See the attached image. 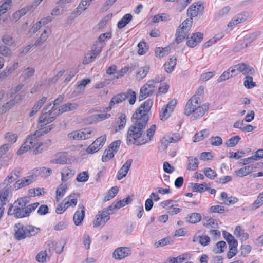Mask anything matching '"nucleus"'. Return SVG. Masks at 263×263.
Returning <instances> with one entry per match:
<instances>
[{"instance_id":"9d476101","label":"nucleus","mask_w":263,"mask_h":263,"mask_svg":"<svg viewBox=\"0 0 263 263\" xmlns=\"http://www.w3.org/2000/svg\"><path fill=\"white\" fill-rule=\"evenodd\" d=\"M204 10V6L199 3H194L192 4L187 9V14L193 18V17L202 14Z\"/></svg>"},{"instance_id":"bf43d9fd","label":"nucleus","mask_w":263,"mask_h":263,"mask_svg":"<svg viewBox=\"0 0 263 263\" xmlns=\"http://www.w3.org/2000/svg\"><path fill=\"white\" fill-rule=\"evenodd\" d=\"M126 123V116L124 114H122L119 118V120L117 121L119 129H123Z\"/></svg>"},{"instance_id":"9b49d317","label":"nucleus","mask_w":263,"mask_h":263,"mask_svg":"<svg viewBox=\"0 0 263 263\" xmlns=\"http://www.w3.org/2000/svg\"><path fill=\"white\" fill-rule=\"evenodd\" d=\"M126 99H127V97L126 95V92L117 94V95L114 96L111 98L109 102V106L108 107L103 108V111L104 112H106L109 111L110 110H111L112 106H114L115 104L121 103Z\"/></svg>"},{"instance_id":"4d7b16f0","label":"nucleus","mask_w":263,"mask_h":263,"mask_svg":"<svg viewBox=\"0 0 263 263\" xmlns=\"http://www.w3.org/2000/svg\"><path fill=\"white\" fill-rule=\"evenodd\" d=\"M149 70V67L148 66H145L142 67L137 73V76L140 79L144 78Z\"/></svg>"},{"instance_id":"4468645a","label":"nucleus","mask_w":263,"mask_h":263,"mask_svg":"<svg viewBox=\"0 0 263 263\" xmlns=\"http://www.w3.org/2000/svg\"><path fill=\"white\" fill-rule=\"evenodd\" d=\"M85 217V208L83 204H79L78 209L75 212L73 220L76 226H79L81 224Z\"/></svg>"},{"instance_id":"1a4fd4ad","label":"nucleus","mask_w":263,"mask_h":263,"mask_svg":"<svg viewBox=\"0 0 263 263\" xmlns=\"http://www.w3.org/2000/svg\"><path fill=\"white\" fill-rule=\"evenodd\" d=\"M176 104L177 100L172 99L166 105L165 108H162L161 112L160 115L161 120H165L170 117Z\"/></svg>"},{"instance_id":"79ce46f5","label":"nucleus","mask_w":263,"mask_h":263,"mask_svg":"<svg viewBox=\"0 0 263 263\" xmlns=\"http://www.w3.org/2000/svg\"><path fill=\"white\" fill-rule=\"evenodd\" d=\"M193 23V18L191 17L185 20L178 27H181V30L188 32L190 30Z\"/></svg>"},{"instance_id":"6ab92c4d","label":"nucleus","mask_w":263,"mask_h":263,"mask_svg":"<svg viewBox=\"0 0 263 263\" xmlns=\"http://www.w3.org/2000/svg\"><path fill=\"white\" fill-rule=\"evenodd\" d=\"M78 106V105L76 103H68L61 106L58 109L57 108V111L60 115L65 112L73 111L77 108Z\"/></svg>"},{"instance_id":"13d9d810","label":"nucleus","mask_w":263,"mask_h":263,"mask_svg":"<svg viewBox=\"0 0 263 263\" xmlns=\"http://www.w3.org/2000/svg\"><path fill=\"white\" fill-rule=\"evenodd\" d=\"M222 139L220 136H213L210 138L211 144L213 146H219L222 144Z\"/></svg>"},{"instance_id":"cd10ccee","label":"nucleus","mask_w":263,"mask_h":263,"mask_svg":"<svg viewBox=\"0 0 263 263\" xmlns=\"http://www.w3.org/2000/svg\"><path fill=\"white\" fill-rule=\"evenodd\" d=\"M237 237H239L241 240H246L249 238V234L244 232V230L239 226H237L234 232Z\"/></svg>"},{"instance_id":"c9c22d12","label":"nucleus","mask_w":263,"mask_h":263,"mask_svg":"<svg viewBox=\"0 0 263 263\" xmlns=\"http://www.w3.org/2000/svg\"><path fill=\"white\" fill-rule=\"evenodd\" d=\"M246 74L245 78L243 85L247 89H252L256 86V83L253 81V77L249 75Z\"/></svg>"},{"instance_id":"423d86ee","label":"nucleus","mask_w":263,"mask_h":263,"mask_svg":"<svg viewBox=\"0 0 263 263\" xmlns=\"http://www.w3.org/2000/svg\"><path fill=\"white\" fill-rule=\"evenodd\" d=\"M95 132L90 128H85L83 130H77L68 134V137L70 140H80L89 139L93 137Z\"/></svg>"},{"instance_id":"4c0bfd02","label":"nucleus","mask_w":263,"mask_h":263,"mask_svg":"<svg viewBox=\"0 0 263 263\" xmlns=\"http://www.w3.org/2000/svg\"><path fill=\"white\" fill-rule=\"evenodd\" d=\"M50 255H49L47 252V249L39 252L36 256V260L39 262L44 263L46 262L47 259H49Z\"/></svg>"},{"instance_id":"6e6d98bb","label":"nucleus","mask_w":263,"mask_h":263,"mask_svg":"<svg viewBox=\"0 0 263 263\" xmlns=\"http://www.w3.org/2000/svg\"><path fill=\"white\" fill-rule=\"evenodd\" d=\"M204 174L208 178L211 180H213L217 176L216 172L209 167H206L204 170Z\"/></svg>"},{"instance_id":"dca6fc26","label":"nucleus","mask_w":263,"mask_h":263,"mask_svg":"<svg viewBox=\"0 0 263 263\" xmlns=\"http://www.w3.org/2000/svg\"><path fill=\"white\" fill-rule=\"evenodd\" d=\"M133 159H129L126 161L125 163L120 168L117 173V179L121 180L125 177L132 165Z\"/></svg>"},{"instance_id":"f257e3e1","label":"nucleus","mask_w":263,"mask_h":263,"mask_svg":"<svg viewBox=\"0 0 263 263\" xmlns=\"http://www.w3.org/2000/svg\"><path fill=\"white\" fill-rule=\"evenodd\" d=\"M153 102L151 99L145 101L137 109L133 115L132 125L129 127L126 137L128 145L135 144L136 140L139 139L138 145L144 144L152 140L156 127L152 125L149 129L144 132L148 121V112L149 111Z\"/></svg>"},{"instance_id":"e433bc0d","label":"nucleus","mask_w":263,"mask_h":263,"mask_svg":"<svg viewBox=\"0 0 263 263\" xmlns=\"http://www.w3.org/2000/svg\"><path fill=\"white\" fill-rule=\"evenodd\" d=\"M132 15L127 13L124 15V16L118 23V27L119 29H122L129 22L132 20Z\"/></svg>"},{"instance_id":"a878e982","label":"nucleus","mask_w":263,"mask_h":263,"mask_svg":"<svg viewBox=\"0 0 263 263\" xmlns=\"http://www.w3.org/2000/svg\"><path fill=\"white\" fill-rule=\"evenodd\" d=\"M62 180L65 181L67 179L72 178L74 175V171L73 170L65 167L61 171Z\"/></svg>"},{"instance_id":"a211bd4d","label":"nucleus","mask_w":263,"mask_h":263,"mask_svg":"<svg viewBox=\"0 0 263 263\" xmlns=\"http://www.w3.org/2000/svg\"><path fill=\"white\" fill-rule=\"evenodd\" d=\"M208 109L209 104H203L202 106L197 105L196 108L194 110L192 116L193 120H196L198 118L202 117Z\"/></svg>"},{"instance_id":"864d4df0","label":"nucleus","mask_w":263,"mask_h":263,"mask_svg":"<svg viewBox=\"0 0 263 263\" xmlns=\"http://www.w3.org/2000/svg\"><path fill=\"white\" fill-rule=\"evenodd\" d=\"M89 179V174L87 172L84 171L82 173H79L77 178L76 180L80 182H85Z\"/></svg>"},{"instance_id":"72a5a7b5","label":"nucleus","mask_w":263,"mask_h":263,"mask_svg":"<svg viewBox=\"0 0 263 263\" xmlns=\"http://www.w3.org/2000/svg\"><path fill=\"white\" fill-rule=\"evenodd\" d=\"M253 167L248 165L235 171V173L239 177H243L252 172Z\"/></svg>"},{"instance_id":"58836bf2","label":"nucleus","mask_w":263,"mask_h":263,"mask_svg":"<svg viewBox=\"0 0 263 263\" xmlns=\"http://www.w3.org/2000/svg\"><path fill=\"white\" fill-rule=\"evenodd\" d=\"M10 187L11 186H8V185L4 186V188L0 191V197L1 201L3 202V205L6 204L8 195L10 193Z\"/></svg>"},{"instance_id":"bb28decb","label":"nucleus","mask_w":263,"mask_h":263,"mask_svg":"<svg viewBox=\"0 0 263 263\" xmlns=\"http://www.w3.org/2000/svg\"><path fill=\"white\" fill-rule=\"evenodd\" d=\"M152 94L153 93H152V90H149L147 86L145 84L141 88L140 90L138 99L139 101H141L147 97L152 95Z\"/></svg>"},{"instance_id":"b1692460","label":"nucleus","mask_w":263,"mask_h":263,"mask_svg":"<svg viewBox=\"0 0 263 263\" xmlns=\"http://www.w3.org/2000/svg\"><path fill=\"white\" fill-rule=\"evenodd\" d=\"M223 235L224 239L229 245V247H237L238 242L230 233L224 231Z\"/></svg>"},{"instance_id":"09e8293b","label":"nucleus","mask_w":263,"mask_h":263,"mask_svg":"<svg viewBox=\"0 0 263 263\" xmlns=\"http://www.w3.org/2000/svg\"><path fill=\"white\" fill-rule=\"evenodd\" d=\"M115 153L111 151L109 148L106 149L102 157V160L103 162H106L109 161L114 157Z\"/></svg>"},{"instance_id":"5fc2aeb1","label":"nucleus","mask_w":263,"mask_h":263,"mask_svg":"<svg viewBox=\"0 0 263 263\" xmlns=\"http://www.w3.org/2000/svg\"><path fill=\"white\" fill-rule=\"evenodd\" d=\"M126 95L127 98H129V103L130 105H133L136 101V92L133 91L132 89H129L126 92Z\"/></svg>"},{"instance_id":"49530a36","label":"nucleus","mask_w":263,"mask_h":263,"mask_svg":"<svg viewBox=\"0 0 263 263\" xmlns=\"http://www.w3.org/2000/svg\"><path fill=\"white\" fill-rule=\"evenodd\" d=\"M67 159L64 154L57 156L55 158L50 160V162L53 164H64L67 162Z\"/></svg>"},{"instance_id":"ea45409f","label":"nucleus","mask_w":263,"mask_h":263,"mask_svg":"<svg viewBox=\"0 0 263 263\" xmlns=\"http://www.w3.org/2000/svg\"><path fill=\"white\" fill-rule=\"evenodd\" d=\"M119 191L118 187L115 186L112 187L107 192V195L104 197V201L106 202L113 198L118 193Z\"/></svg>"},{"instance_id":"0eeeda50","label":"nucleus","mask_w":263,"mask_h":263,"mask_svg":"<svg viewBox=\"0 0 263 263\" xmlns=\"http://www.w3.org/2000/svg\"><path fill=\"white\" fill-rule=\"evenodd\" d=\"M181 139L178 133H175L172 136L165 135L163 136L158 143V149L160 152H163L167 149L171 143H176Z\"/></svg>"},{"instance_id":"ddd939ff","label":"nucleus","mask_w":263,"mask_h":263,"mask_svg":"<svg viewBox=\"0 0 263 263\" xmlns=\"http://www.w3.org/2000/svg\"><path fill=\"white\" fill-rule=\"evenodd\" d=\"M131 254V250L128 247H119L113 252V257L116 259H122Z\"/></svg>"},{"instance_id":"e2e57ef3","label":"nucleus","mask_w":263,"mask_h":263,"mask_svg":"<svg viewBox=\"0 0 263 263\" xmlns=\"http://www.w3.org/2000/svg\"><path fill=\"white\" fill-rule=\"evenodd\" d=\"M17 137L16 134L11 132H8L6 134L5 138L7 141L10 143H13L16 142Z\"/></svg>"},{"instance_id":"338daca9","label":"nucleus","mask_w":263,"mask_h":263,"mask_svg":"<svg viewBox=\"0 0 263 263\" xmlns=\"http://www.w3.org/2000/svg\"><path fill=\"white\" fill-rule=\"evenodd\" d=\"M138 53L140 55H143L146 53L147 48L146 47V43L144 42H140L138 44Z\"/></svg>"},{"instance_id":"20e7f679","label":"nucleus","mask_w":263,"mask_h":263,"mask_svg":"<svg viewBox=\"0 0 263 263\" xmlns=\"http://www.w3.org/2000/svg\"><path fill=\"white\" fill-rule=\"evenodd\" d=\"M15 227L17 228L15 230L14 237L17 240H21L30 237L32 236L35 235L39 230V228H35L32 226H24L21 223H16Z\"/></svg>"},{"instance_id":"052dcab7","label":"nucleus","mask_w":263,"mask_h":263,"mask_svg":"<svg viewBox=\"0 0 263 263\" xmlns=\"http://www.w3.org/2000/svg\"><path fill=\"white\" fill-rule=\"evenodd\" d=\"M169 16L166 14H157L154 16L153 22L154 23H158L160 21H166L169 20Z\"/></svg>"},{"instance_id":"c03bdc74","label":"nucleus","mask_w":263,"mask_h":263,"mask_svg":"<svg viewBox=\"0 0 263 263\" xmlns=\"http://www.w3.org/2000/svg\"><path fill=\"white\" fill-rule=\"evenodd\" d=\"M263 204V192L260 193L256 200L251 205V210H255Z\"/></svg>"},{"instance_id":"f3484780","label":"nucleus","mask_w":263,"mask_h":263,"mask_svg":"<svg viewBox=\"0 0 263 263\" xmlns=\"http://www.w3.org/2000/svg\"><path fill=\"white\" fill-rule=\"evenodd\" d=\"M31 140V139H26V141L17 151V155H21L29 149H33V151L35 148V146L33 144V142Z\"/></svg>"},{"instance_id":"c756f323","label":"nucleus","mask_w":263,"mask_h":263,"mask_svg":"<svg viewBox=\"0 0 263 263\" xmlns=\"http://www.w3.org/2000/svg\"><path fill=\"white\" fill-rule=\"evenodd\" d=\"M177 59L174 57L171 58L167 63L164 65L165 70L167 73L171 72L175 68L176 65Z\"/></svg>"},{"instance_id":"774afa93","label":"nucleus","mask_w":263,"mask_h":263,"mask_svg":"<svg viewBox=\"0 0 263 263\" xmlns=\"http://www.w3.org/2000/svg\"><path fill=\"white\" fill-rule=\"evenodd\" d=\"M191 39L194 40V42L198 44L201 42L203 38V34L201 32L193 33L191 36Z\"/></svg>"},{"instance_id":"2eb2a0df","label":"nucleus","mask_w":263,"mask_h":263,"mask_svg":"<svg viewBox=\"0 0 263 263\" xmlns=\"http://www.w3.org/2000/svg\"><path fill=\"white\" fill-rule=\"evenodd\" d=\"M235 68H236V70L238 71V73L241 72L245 75L248 74H250V75H254L255 74L254 69L244 63H239L235 65Z\"/></svg>"},{"instance_id":"473e14b6","label":"nucleus","mask_w":263,"mask_h":263,"mask_svg":"<svg viewBox=\"0 0 263 263\" xmlns=\"http://www.w3.org/2000/svg\"><path fill=\"white\" fill-rule=\"evenodd\" d=\"M209 135V131L208 129H203L199 132L197 133L193 137V142H199L205 138L207 137Z\"/></svg>"},{"instance_id":"8fccbe9b","label":"nucleus","mask_w":263,"mask_h":263,"mask_svg":"<svg viewBox=\"0 0 263 263\" xmlns=\"http://www.w3.org/2000/svg\"><path fill=\"white\" fill-rule=\"evenodd\" d=\"M173 240L170 237H166L155 242L154 246L156 248H158L159 247H162L171 244Z\"/></svg>"},{"instance_id":"de8ad7c7","label":"nucleus","mask_w":263,"mask_h":263,"mask_svg":"<svg viewBox=\"0 0 263 263\" xmlns=\"http://www.w3.org/2000/svg\"><path fill=\"white\" fill-rule=\"evenodd\" d=\"M188 256H189L188 254L185 253L177 257H170V262H172V263H182L185 260L187 259Z\"/></svg>"},{"instance_id":"603ef678","label":"nucleus","mask_w":263,"mask_h":263,"mask_svg":"<svg viewBox=\"0 0 263 263\" xmlns=\"http://www.w3.org/2000/svg\"><path fill=\"white\" fill-rule=\"evenodd\" d=\"M50 33L48 32L47 30H44L43 33L41 35L40 37L36 41L34 45L39 46L45 42L49 36Z\"/></svg>"},{"instance_id":"2f4dec72","label":"nucleus","mask_w":263,"mask_h":263,"mask_svg":"<svg viewBox=\"0 0 263 263\" xmlns=\"http://www.w3.org/2000/svg\"><path fill=\"white\" fill-rule=\"evenodd\" d=\"M187 169L190 171H195L198 166V159L192 156L189 157Z\"/></svg>"},{"instance_id":"c85d7f7f","label":"nucleus","mask_w":263,"mask_h":263,"mask_svg":"<svg viewBox=\"0 0 263 263\" xmlns=\"http://www.w3.org/2000/svg\"><path fill=\"white\" fill-rule=\"evenodd\" d=\"M188 32H185V31L181 30V27H178L176 30V32L175 34V42L179 44L182 42L183 40L186 37Z\"/></svg>"},{"instance_id":"f704fd0d","label":"nucleus","mask_w":263,"mask_h":263,"mask_svg":"<svg viewBox=\"0 0 263 263\" xmlns=\"http://www.w3.org/2000/svg\"><path fill=\"white\" fill-rule=\"evenodd\" d=\"M191 185L193 192L202 193L209 189L206 183H203L202 184L192 183Z\"/></svg>"},{"instance_id":"7ed1b4c3","label":"nucleus","mask_w":263,"mask_h":263,"mask_svg":"<svg viewBox=\"0 0 263 263\" xmlns=\"http://www.w3.org/2000/svg\"><path fill=\"white\" fill-rule=\"evenodd\" d=\"M38 202L29 204L26 207H21V205L15 204V201L11 204L8 209V214L13 215L16 218H22L28 217L30 214L38 206Z\"/></svg>"},{"instance_id":"6e6552de","label":"nucleus","mask_w":263,"mask_h":263,"mask_svg":"<svg viewBox=\"0 0 263 263\" xmlns=\"http://www.w3.org/2000/svg\"><path fill=\"white\" fill-rule=\"evenodd\" d=\"M106 140V135H103L98 138L86 149L88 154H93L98 152L104 145Z\"/></svg>"},{"instance_id":"f03ea898","label":"nucleus","mask_w":263,"mask_h":263,"mask_svg":"<svg viewBox=\"0 0 263 263\" xmlns=\"http://www.w3.org/2000/svg\"><path fill=\"white\" fill-rule=\"evenodd\" d=\"M132 199L129 196L118 201L116 204L112 203L109 206L99 211L93 221V227L104 226L110 219V215L114 213L115 210L119 209L126 205L130 204Z\"/></svg>"},{"instance_id":"a18cd8bd","label":"nucleus","mask_w":263,"mask_h":263,"mask_svg":"<svg viewBox=\"0 0 263 263\" xmlns=\"http://www.w3.org/2000/svg\"><path fill=\"white\" fill-rule=\"evenodd\" d=\"M226 248V243L224 241L218 242L213 248V252L216 254L223 253Z\"/></svg>"},{"instance_id":"7c9ffc66","label":"nucleus","mask_w":263,"mask_h":263,"mask_svg":"<svg viewBox=\"0 0 263 263\" xmlns=\"http://www.w3.org/2000/svg\"><path fill=\"white\" fill-rule=\"evenodd\" d=\"M185 219L190 223H196L201 220V215L198 213H192L188 214Z\"/></svg>"},{"instance_id":"37998d69","label":"nucleus","mask_w":263,"mask_h":263,"mask_svg":"<svg viewBox=\"0 0 263 263\" xmlns=\"http://www.w3.org/2000/svg\"><path fill=\"white\" fill-rule=\"evenodd\" d=\"M240 139L239 136L236 135L226 141L224 144L228 147H234L237 144Z\"/></svg>"},{"instance_id":"aec40b11","label":"nucleus","mask_w":263,"mask_h":263,"mask_svg":"<svg viewBox=\"0 0 263 263\" xmlns=\"http://www.w3.org/2000/svg\"><path fill=\"white\" fill-rule=\"evenodd\" d=\"M75 193L71 194L63 200V203H65L66 207L75 206L77 203V198Z\"/></svg>"},{"instance_id":"3c124183","label":"nucleus","mask_w":263,"mask_h":263,"mask_svg":"<svg viewBox=\"0 0 263 263\" xmlns=\"http://www.w3.org/2000/svg\"><path fill=\"white\" fill-rule=\"evenodd\" d=\"M0 54L5 57H10L12 55L10 49L6 45H0Z\"/></svg>"},{"instance_id":"0e129e2a","label":"nucleus","mask_w":263,"mask_h":263,"mask_svg":"<svg viewBox=\"0 0 263 263\" xmlns=\"http://www.w3.org/2000/svg\"><path fill=\"white\" fill-rule=\"evenodd\" d=\"M230 10V8L229 6H226L219 10L216 13V17L217 18H220L226 14L228 13Z\"/></svg>"},{"instance_id":"680f3d73","label":"nucleus","mask_w":263,"mask_h":263,"mask_svg":"<svg viewBox=\"0 0 263 263\" xmlns=\"http://www.w3.org/2000/svg\"><path fill=\"white\" fill-rule=\"evenodd\" d=\"M111 37V34L110 32H108L104 33H102L100 34V35L99 36L98 39V41L99 42V43L101 45H103V43H105V41L108 40L110 39Z\"/></svg>"},{"instance_id":"f8f14e48","label":"nucleus","mask_w":263,"mask_h":263,"mask_svg":"<svg viewBox=\"0 0 263 263\" xmlns=\"http://www.w3.org/2000/svg\"><path fill=\"white\" fill-rule=\"evenodd\" d=\"M198 99H199L198 97L197 98L192 97L188 101L184 108V114L186 116H190L191 114H193L197 105H198Z\"/></svg>"},{"instance_id":"4be33fe9","label":"nucleus","mask_w":263,"mask_h":263,"mask_svg":"<svg viewBox=\"0 0 263 263\" xmlns=\"http://www.w3.org/2000/svg\"><path fill=\"white\" fill-rule=\"evenodd\" d=\"M67 190V185L66 183H61L56 190V200L58 202L60 198L63 197Z\"/></svg>"},{"instance_id":"412c9836","label":"nucleus","mask_w":263,"mask_h":263,"mask_svg":"<svg viewBox=\"0 0 263 263\" xmlns=\"http://www.w3.org/2000/svg\"><path fill=\"white\" fill-rule=\"evenodd\" d=\"M247 20V17L243 14H238L235 16L228 24L229 27H232L235 25L242 23Z\"/></svg>"},{"instance_id":"a19ab883","label":"nucleus","mask_w":263,"mask_h":263,"mask_svg":"<svg viewBox=\"0 0 263 263\" xmlns=\"http://www.w3.org/2000/svg\"><path fill=\"white\" fill-rule=\"evenodd\" d=\"M44 134L43 129H40L35 131L33 135H31L27 138L31 139L33 144L36 146L39 144V138Z\"/></svg>"},{"instance_id":"5701e85b","label":"nucleus","mask_w":263,"mask_h":263,"mask_svg":"<svg viewBox=\"0 0 263 263\" xmlns=\"http://www.w3.org/2000/svg\"><path fill=\"white\" fill-rule=\"evenodd\" d=\"M32 177H27V178H23L20 180H18L14 184V187L16 189H19L22 187L28 185L32 183Z\"/></svg>"},{"instance_id":"393cba45","label":"nucleus","mask_w":263,"mask_h":263,"mask_svg":"<svg viewBox=\"0 0 263 263\" xmlns=\"http://www.w3.org/2000/svg\"><path fill=\"white\" fill-rule=\"evenodd\" d=\"M51 143V140L49 139L46 140L43 143L41 142L35 146V148L33 151V154L36 155L42 152L44 148L48 147Z\"/></svg>"},{"instance_id":"69168bd1","label":"nucleus","mask_w":263,"mask_h":263,"mask_svg":"<svg viewBox=\"0 0 263 263\" xmlns=\"http://www.w3.org/2000/svg\"><path fill=\"white\" fill-rule=\"evenodd\" d=\"M121 144V141L118 140L115 141L111 143L108 146V148L112 151L114 153H116Z\"/></svg>"},{"instance_id":"39448f33","label":"nucleus","mask_w":263,"mask_h":263,"mask_svg":"<svg viewBox=\"0 0 263 263\" xmlns=\"http://www.w3.org/2000/svg\"><path fill=\"white\" fill-rule=\"evenodd\" d=\"M51 105L52 103H50L44 107L43 111L44 112L42 113L39 118V122L40 123L43 124L44 125L49 124L53 122L55 119L56 117L59 115L57 111V108H54V106H52L50 110L46 112V110H48V108L51 106Z\"/></svg>"}]
</instances>
